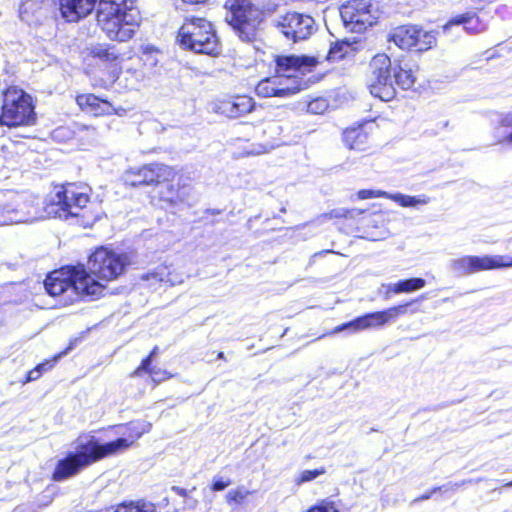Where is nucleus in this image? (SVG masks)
Wrapping results in <instances>:
<instances>
[{
  "mask_svg": "<svg viewBox=\"0 0 512 512\" xmlns=\"http://www.w3.org/2000/svg\"><path fill=\"white\" fill-rule=\"evenodd\" d=\"M152 425L145 421H136L128 424V436L119 437L113 441L102 443L90 435L86 440L79 437L75 442V450L69 451L57 461L52 473L54 481H65L85 470L92 464L126 451L143 434L150 431Z\"/></svg>",
  "mask_w": 512,
  "mask_h": 512,
  "instance_id": "1",
  "label": "nucleus"
},
{
  "mask_svg": "<svg viewBox=\"0 0 512 512\" xmlns=\"http://www.w3.org/2000/svg\"><path fill=\"white\" fill-rule=\"evenodd\" d=\"M367 85L370 93L382 101L396 96V86L409 90L416 81L415 71L406 62L392 61L386 54L375 55L369 64Z\"/></svg>",
  "mask_w": 512,
  "mask_h": 512,
  "instance_id": "2",
  "label": "nucleus"
},
{
  "mask_svg": "<svg viewBox=\"0 0 512 512\" xmlns=\"http://www.w3.org/2000/svg\"><path fill=\"white\" fill-rule=\"evenodd\" d=\"M97 22L110 40L126 42L134 36L141 15L136 6L120 7L99 3Z\"/></svg>",
  "mask_w": 512,
  "mask_h": 512,
  "instance_id": "3",
  "label": "nucleus"
},
{
  "mask_svg": "<svg viewBox=\"0 0 512 512\" xmlns=\"http://www.w3.org/2000/svg\"><path fill=\"white\" fill-rule=\"evenodd\" d=\"M177 41L182 48L195 53H220V44L213 26L203 18L187 19L178 31Z\"/></svg>",
  "mask_w": 512,
  "mask_h": 512,
  "instance_id": "4",
  "label": "nucleus"
},
{
  "mask_svg": "<svg viewBox=\"0 0 512 512\" xmlns=\"http://www.w3.org/2000/svg\"><path fill=\"white\" fill-rule=\"evenodd\" d=\"M52 272L44 281V287L51 296L61 295L68 290L78 295L96 299L103 294L105 287L96 281L83 267H77L68 278H61Z\"/></svg>",
  "mask_w": 512,
  "mask_h": 512,
  "instance_id": "5",
  "label": "nucleus"
},
{
  "mask_svg": "<svg viewBox=\"0 0 512 512\" xmlns=\"http://www.w3.org/2000/svg\"><path fill=\"white\" fill-rule=\"evenodd\" d=\"M36 123L32 97L22 89L10 87L3 92L0 125L7 127L32 126Z\"/></svg>",
  "mask_w": 512,
  "mask_h": 512,
  "instance_id": "6",
  "label": "nucleus"
},
{
  "mask_svg": "<svg viewBox=\"0 0 512 512\" xmlns=\"http://www.w3.org/2000/svg\"><path fill=\"white\" fill-rule=\"evenodd\" d=\"M226 21L243 42H253L263 21V12L251 0H227Z\"/></svg>",
  "mask_w": 512,
  "mask_h": 512,
  "instance_id": "7",
  "label": "nucleus"
},
{
  "mask_svg": "<svg viewBox=\"0 0 512 512\" xmlns=\"http://www.w3.org/2000/svg\"><path fill=\"white\" fill-rule=\"evenodd\" d=\"M88 202L89 196L87 193L79 191L75 184L68 183L56 187L44 210L48 217L66 220L69 217H78L80 211L86 207Z\"/></svg>",
  "mask_w": 512,
  "mask_h": 512,
  "instance_id": "8",
  "label": "nucleus"
},
{
  "mask_svg": "<svg viewBox=\"0 0 512 512\" xmlns=\"http://www.w3.org/2000/svg\"><path fill=\"white\" fill-rule=\"evenodd\" d=\"M420 299H424V296H420L416 300L398 306L390 307L383 311L371 312L356 317L355 319L349 322L338 325L337 327H335L332 333L335 334L343 331L356 333L370 328L382 327L388 321L396 319L398 316L405 315L408 312L411 314L417 313L419 311V308L415 306V304Z\"/></svg>",
  "mask_w": 512,
  "mask_h": 512,
  "instance_id": "9",
  "label": "nucleus"
},
{
  "mask_svg": "<svg viewBox=\"0 0 512 512\" xmlns=\"http://www.w3.org/2000/svg\"><path fill=\"white\" fill-rule=\"evenodd\" d=\"M344 27L353 33H362L376 24L380 10L373 0H349L340 7Z\"/></svg>",
  "mask_w": 512,
  "mask_h": 512,
  "instance_id": "10",
  "label": "nucleus"
},
{
  "mask_svg": "<svg viewBox=\"0 0 512 512\" xmlns=\"http://www.w3.org/2000/svg\"><path fill=\"white\" fill-rule=\"evenodd\" d=\"M129 259L124 254H117L107 248H99L89 257L88 267L92 274L99 279L111 281L120 276Z\"/></svg>",
  "mask_w": 512,
  "mask_h": 512,
  "instance_id": "11",
  "label": "nucleus"
},
{
  "mask_svg": "<svg viewBox=\"0 0 512 512\" xmlns=\"http://www.w3.org/2000/svg\"><path fill=\"white\" fill-rule=\"evenodd\" d=\"M448 267L457 277H463L485 270L512 267V258L501 255L463 256L452 259Z\"/></svg>",
  "mask_w": 512,
  "mask_h": 512,
  "instance_id": "12",
  "label": "nucleus"
},
{
  "mask_svg": "<svg viewBox=\"0 0 512 512\" xmlns=\"http://www.w3.org/2000/svg\"><path fill=\"white\" fill-rule=\"evenodd\" d=\"M273 25L287 40L298 42L308 39L315 31V20L306 14L288 12L273 20Z\"/></svg>",
  "mask_w": 512,
  "mask_h": 512,
  "instance_id": "13",
  "label": "nucleus"
},
{
  "mask_svg": "<svg viewBox=\"0 0 512 512\" xmlns=\"http://www.w3.org/2000/svg\"><path fill=\"white\" fill-rule=\"evenodd\" d=\"M275 64L280 79L292 80L293 85L300 84L304 89L302 81L298 82L296 79L311 72L318 65V60L307 55H279L275 58Z\"/></svg>",
  "mask_w": 512,
  "mask_h": 512,
  "instance_id": "14",
  "label": "nucleus"
},
{
  "mask_svg": "<svg viewBox=\"0 0 512 512\" xmlns=\"http://www.w3.org/2000/svg\"><path fill=\"white\" fill-rule=\"evenodd\" d=\"M254 104L251 97L238 95L213 102L212 110L228 118H238L250 113L254 109Z\"/></svg>",
  "mask_w": 512,
  "mask_h": 512,
  "instance_id": "15",
  "label": "nucleus"
},
{
  "mask_svg": "<svg viewBox=\"0 0 512 512\" xmlns=\"http://www.w3.org/2000/svg\"><path fill=\"white\" fill-rule=\"evenodd\" d=\"M303 87L300 84L296 85H285L283 80L278 76L268 77L261 80L256 88L255 92L259 97H287L302 90Z\"/></svg>",
  "mask_w": 512,
  "mask_h": 512,
  "instance_id": "16",
  "label": "nucleus"
},
{
  "mask_svg": "<svg viewBox=\"0 0 512 512\" xmlns=\"http://www.w3.org/2000/svg\"><path fill=\"white\" fill-rule=\"evenodd\" d=\"M35 219L30 211H25L16 201L0 200V226L26 223Z\"/></svg>",
  "mask_w": 512,
  "mask_h": 512,
  "instance_id": "17",
  "label": "nucleus"
},
{
  "mask_svg": "<svg viewBox=\"0 0 512 512\" xmlns=\"http://www.w3.org/2000/svg\"><path fill=\"white\" fill-rule=\"evenodd\" d=\"M48 2L44 0H23L19 8V17L28 25L40 24L47 16Z\"/></svg>",
  "mask_w": 512,
  "mask_h": 512,
  "instance_id": "18",
  "label": "nucleus"
},
{
  "mask_svg": "<svg viewBox=\"0 0 512 512\" xmlns=\"http://www.w3.org/2000/svg\"><path fill=\"white\" fill-rule=\"evenodd\" d=\"M142 181L146 185L158 184L161 185L166 181H170L174 178V169L170 166L152 163L142 167Z\"/></svg>",
  "mask_w": 512,
  "mask_h": 512,
  "instance_id": "19",
  "label": "nucleus"
},
{
  "mask_svg": "<svg viewBox=\"0 0 512 512\" xmlns=\"http://www.w3.org/2000/svg\"><path fill=\"white\" fill-rule=\"evenodd\" d=\"M368 138V134L360 126L348 128L343 132V142L345 146L350 150H367Z\"/></svg>",
  "mask_w": 512,
  "mask_h": 512,
  "instance_id": "20",
  "label": "nucleus"
},
{
  "mask_svg": "<svg viewBox=\"0 0 512 512\" xmlns=\"http://www.w3.org/2000/svg\"><path fill=\"white\" fill-rule=\"evenodd\" d=\"M418 33L416 26H401L396 28L390 35V40L401 49L412 50L415 45Z\"/></svg>",
  "mask_w": 512,
  "mask_h": 512,
  "instance_id": "21",
  "label": "nucleus"
},
{
  "mask_svg": "<svg viewBox=\"0 0 512 512\" xmlns=\"http://www.w3.org/2000/svg\"><path fill=\"white\" fill-rule=\"evenodd\" d=\"M142 280L165 282L171 286L180 284L183 282V276L175 272L169 271L167 266H157L153 271L147 272L141 276Z\"/></svg>",
  "mask_w": 512,
  "mask_h": 512,
  "instance_id": "22",
  "label": "nucleus"
},
{
  "mask_svg": "<svg viewBox=\"0 0 512 512\" xmlns=\"http://www.w3.org/2000/svg\"><path fill=\"white\" fill-rule=\"evenodd\" d=\"M426 281L423 278L414 277L409 279L400 280L396 283H390L387 285L388 291L386 293L385 298H389V293L393 292L395 294L400 293H411L413 291H417L425 287Z\"/></svg>",
  "mask_w": 512,
  "mask_h": 512,
  "instance_id": "23",
  "label": "nucleus"
},
{
  "mask_svg": "<svg viewBox=\"0 0 512 512\" xmlns=\"http://www.w3.org/2000/svg\"><path fill=\"white\" fill-rule=\"evenodd\" d=\"M454 25H463V29L471 33H477L480 31V28L478 27V17L475 13L472 12L461 14L452 18L446 25L443 26L444 32H447Z\"/></svg>",
  "mask_w": 512,
  "mask_h": 512,
  "instance_id": "24",
  "label": "nucleus"
},
{
  "mask_svg": "<svg viewBox=\"0 0 512 512\" xmlns=\"http://www.w3.org/2000/svg\"><path fill=\"white\" fill-rule=\"evenodd\" d=\"M387 199L393 200L402 207H416L418 205H426L430 200L426 195L411 196L402 193L389 192Z\"/></svg>",
  "mask_w": 512,
  "mask_h": 512,
  "instance_id": "25",
  "label": "nucleus"
},
{
  "mask_svg": "<svg viewBox=\"0 0 512 512\" xmlns=\"http://www.w3.org/2000/svg\"><path fill=\"white\" fill-rule=\"evenodd\" d=\"M113 512H159L152 502L145 500L123 502Z\"/></svg>",
  "mask_w": 512,
  "mask_h": 512,
  "instance_id": "26",
  "label": "nucleus"
},
{
  "mask_svg": "<svg viewBox=\"0 0 512 512\" xmlns=\"http://www.w3.org/2000/svg\"><path fill=\"white\" fill-rule=\"evenodd\" d=\"M93 57L99 58L104 62H114L119 57V52L115 45L98 44L91 50Z\"/></svg>",
  "mask_w": 512,
  "mask_h": 512,
  "instance_id": "27",
  "label": "nucleus"
},
{
  "mask_svg": "<svg viewBox=\"0 0 512 512\" xmlns=\"http://www.w3.org/2000/svg\"><path fill=\"white\" fill-rule=\"evenodd\" d=\"M417 37H415L416 39V44L413 45V49L412 50H415V51H418V52H421V51H426L430 48L433 47V45L436 44V37H435V34L430 31H424L422 29H419L418 28V33H417Z\"/></svg>",
  "mask_w": 512,
  "mask_h": 512,
  "instance_id": "28",
  "label": "nucleus"
},
{
  "mask_svg": "<svg viewBox=\"0 0 512 512\" xmlns=\"http://www.w3.org/2000/svg\"><path fill=\"white\" fill-rule=\"evenodd\" d=\"M158 193L160 200L167 202L172 206L178 205L177 185L171 184L169 183V181H166L160 185V190Z\"/></svg>",
  "mask_w": 512,
  "mask_h": 512,
  "instance_id": "29",
  "label": "nucleus"
},
{
  "mask_svg": "<svg viewBox=\"0 0 512 512\" xmlns=\"http://www.w3.org/2000/svg\"><path fill=\"white\" fill-rule=\"evenodd\" d=\"M350 49L348 41H336L330 46L326 59L328 61H337L344 58Z\"/></svg>",
  "mask_w": 512,
  "mask_h": 512,
  "instance_id": "30",
  "label": "nucleus"
},
{
  "mask_svg": "<svg viewBox=\"0 0 512 512\" xmlns=\"http://www.w3.org/2000/svg\"><path fill=\"white\" fill-rule=\"evenodd\" d=\"M142 167L140 168H132L127 171L124 175V181L127 185L138 187L141 185H146L145 182L142 181Z\"/></svg>",
  "mask_w": 512,
  "mask_h": 512,
  "instance_id": "31",
  "label": "nucleus"
},
{
  "mask_svg": "<svg viewBox=\"0 0 512 512\" xmlns=\"http://www.w3.org/2000/svg\"><path fill=\"white\" fill-rule=\"evenodd\" d=\"M328 108V102L322 97L315 98L307 103V112L311 114H322Z\"/></svg>",
  "mask_w": 512,
  "mask_h": 512,
  "instance_id": "32",
  "label": "nucleus"
},
{
  "mask_svg": "<svg viewBox=\"0 0 512 512\" xmlns=\"http://www.w3.org/2000/svg\"><path fill=\"white\" fill-rule=\"evenodd\" d=\"M177 190H178V204L192 205V201H193L192 187L187 184H183V185L177 184Z\"/></svg>",
  "mask_w": 512,
  "mask_h": 512,
  "instance_id": "33",
  "label": "nucleus"
},
{
  "mask_svg": "<svg viewBox=\"0 0 512 512\" xmlns=\"http://www.w3.org/2000/svg\"><path fill=\"white\" fill-rule=\"evenodd\" d=\"M325 468L313 469V470H304L301 472L299 479L297 480V484L305 483L312 481L323 475L325 473Z\"/></svg>",
  "mask_w": 512,
  "mask_h": 512,
  "instance_id": "34",
  "label": "nucleus"
},
{
  "mask_svg": "<svg viewBox=\"0 0 512 512\" xmlns=\"http://www.w3.org/2000/svg\"><path fill=\"white\" fill-rule=\"evenodd\" d=\"M357 196L361 200L371 198H388V192L382 190L362 189L358 191Z\"/></svg>",
  "mask_w": 512,
  "mask_h": 512,
  "instance_id": "35",
  "label": "nucleus"
},
{
  "mask_svg": "<svg viewBox=\"0 0 512 512\" xmlns=\"http://www.w3.org/2000/svg\"><path fill=\"white\" fill-rule=\"evenodd\" d=\"M77 103L80 106H89L92 109L96 110L99 106L100 99L92 94L89 95H81L77 97Z\"/></svg>",
  "mask_w": 512,
  "mask_h": 512,
  "instance_id": "36",
  "label": "nucleus"
},
{
  "mask_svg": "<svg viewBox=\"0 0 512 512\" xmlns=\"http://www.w3.org/2000/svg\"><path fill=\"white\" fill-rule=\"evenodd\" d=\"M307 512H339L335 503L332 501H322L320 504L312 506Z\"/></svg>",
  "mask_w": 512,
  "mask_h": 512,
  "instance_id": "37",
  "label": "nucleus"
},
{
  "mask_svg": "<svg viewBox=\"0 0 512 512\" xmlns=\"http://www.w3.org/2000/svg\"><path fill=\"white\" fill-rule=\"evenodd\" d=\"M149 375L151 376L152 381L155 383H160L165 379L171 377V375L166 370H162L161 368L156 366H153V368H151Z\"/></svg>",
  "mask_w": 512,
  "mask_h": 512,
  "instance_id": "38",
  "label": "nucleus"
},
{
  "mask_svg": "<svg viewBox=\"0 0 512 512\" xmlns=\"http://www.w3.org/2000/svg\"><path fill=\"white\" fill-rule=\"evenodd\" d=\"M246 495L247 492L242 489H232L226 495L227 502L240 503L242 500L245 499Z\"/></svg>",
  "mask_w": 512,
  "mask_h": 512,
  "instance_id": "39",
  "label": "nucleus"
},
{
  "mask_svg": "<svg viewBox=\"0 0 512 512\" xmlns=\"http://www.w3.org/2000/svg\"><path fill=\"white\" fill-rule=\"evenodd\" d=\"M153 368L151 356H147L144 358L140 364V366L133 372L134 376H141L142 373L150 374V370Z\"/></svg>",
  "mask_w": 512,
  "mask_h": 512,
  "instance_id": "40",
  "label": "nucleus"
},
{
  "mask_svg": "<svg viewBox=\"0 0 512 512\" xmlns=\"http://www.w3.org/2000/svg\"><path fill=\"white\" fill-rule=\"evenodd\" d=\"M157 54V52L145 51L143 54L144 65L150 68L156 67L159 62Z\"/></svg>",
  "mask_w": 512,
  "mask_h": 512,
  "instance_id": "41",
  "label": "nucleus"
},
{
  "mask_svg": "<svg viewBox=\"0 0 512 512\" xmlns=\"http://www.w3.org/2000/svg\"><path fill=\"white\" fill-rule=\"evenodd\" d=\"M231 484V480H224L222 477H214L211 489L215 492L223 491Z\"/></svg>",
  "mask_w": 512,
  "mask_h": 512,
  "instance_id": "42",
  "label": "nucleus"
},
{
  "mask_svg": "<svg viewBox=\"0 0 512 512\" xmlns=\"http://www.w3.org/2000/svg\"><path fill=\"white\" fill-rule=\"evenodd\" d=\"M472 480H462L460 482H448L444 485H442V492L444 493H447V492H455L458 488L468 484V483H471Z\"/></svg>",
  "mask_w": 512,
  "mask_h": 512,
  "instance_id": "43",
  "label": "nucleus"
},
{
  "mask_svg": "<svg viewBox=\"0 0 512 512\" xmlns=\"http://www.w3.org/2000/svg\"><path fill=\"white\" fill-rule=\"evenodd\" d=\"M363 213L362 210H357V209H352V210H344V209H341V210H333L331 212V216L333 217H353L355 214L359 215Z\"/></svg>",
  "mask_w": 512,
  "mask_h": 512,
  "instance_id": "44",
  "label": "nucleus"
},
{
  "mask_svg": "<svg viewBox=\"0 0 512 512\" xmlns=\"http://www.w3.org/2000/svg\"><path fill=\"white\" fill-rule=\"evenodd\" d=\"M66 353H67V351H64V352L58 354L57 356H55L52 361H45L43 363H40L35 368L39 369V371H41V374H42L44 371L49 370L53 366V363L56 362L58 359H60Z\"/></svg>",
  "mask_w": 512,
  "mask_h": 512,
  "instance_id": "45",
  "label": "nucleus"
},
{
  "mask_svg": "<svg viewBox=\"0 0 512 512\" xmlns=\"http://www.w3.org/2000/svg\"><path fill=\"white\" fill-rule=\"evenodd\" d=\"M99 3H107V5H113V6H123V7H129V6H135L134 0H100Z\"/></svg>",
  "mask_w": 512,
  "mask_h": 512,
  "instance_id": "46",
  "label": "nucleus"
},
{
  "mask_svg": "<svg viewBox=\"0 0 512 512\" xmlns=\"http://www.w3.org/2000/svg\"><path fill=\"white\" fill-rule=\"evenodd\" d=\"M500 124L503 127H508L512 129V111L507 113L504 117H502Z\"/></svg>",
  "mask_w": 512,
  "mask_h": 512,
  "instance_id": "47",
  "label": "nucleus"
},
{
  "mask_svg": "<svg viewBox=\"0 0 512 512\" xmlns=\"http://www.w3.org/2000/svg\"><path fill=\"white\" fill-rule=\"evenodd\" d=\"M41 376V371H39V369H32L28 372L27 374V382H30V381H35L37 380L39 377Z\"/></svg>",
  "mask_w": 512,
  "mask_h": 512,
  "instance_id": "48",
  "label": "nucleus"
},
{
  "mask_svg": "<svg viewBox=\"0 0 512 512\" xmlns=\"http://www.w3.org/2000/svg\"><path fill=\"white\" fill-rule=\"evenodd\" d=\"M172 491H174L176 494L182 496V497H186L187 496V490L184 489V488H181L179 486H172Z\"/></svg>",
  "mask_w": 512,
  "mask_h": 512,
  "instance_id": "49",
  "label": "nucleus"
},
{
  "mask_svg": "<svg viewBox=\"0 0 512 512\" xmlns=\"http://www.w3.org/2000/svg\"><path fill=\"white\" fill-rule=\"evenodd\" d=\"M432 495H433V494L431 493V491H429V492H427V493L423 494L422 496H420V497L417 499V501H424V500H428V499H430V498H431V496H432Z\"/></svg>",
  "mask_w": 512,
  "mask_h": 512,
  "instance_id": "50",
  "label": "nucleus"
},
{
  "mask_svg": "<svg viewBox=\"0 0 512 512\" xmlns=\"http://www.w3.org/2000/svg\"><path fill=\"white\" fill-rule=\"evenodd\" d=\"M183 2L190 3V4H200L204 3L206 0H182Z\"/></svg>",
  "mask_w": 512,
  "mask_h": 512,
  "instance_id": "51",
  "label": "nucleus"
},
{
  "mask_svg": "<svg viewBox=\"0 0 512 512\" xmlns=\"http://www.w3.org/2000/svg\"><path fill=\"white\" fill-rule=\"evenodd\" d=\"M157 353H158V346H155L148 356H151V360L153 361V358L157 355Z\"/></svg>",
  "mask_w": 512,
  "mask_h": 512,
  "instance_id": "52",
  "label": "nucleus"
},
{
  "mask_svg": "<svg viewBox=\"0 0 512 512\" xmlns=\"http://www.w3.org/2000/svg\"><path fill=\"white\" fill-rule=\"evenodd\" d=\"M438 491L442 492V486L434 487V488L431 489V493L432 494H434V493H436Z\"/></svg>",
  "mask_w": 512,
  "mask_h": 512,
  "instance_id": "53",
  "label": "nucleus"
},
{
  "mask_svg": "<svg viewBox=\"0 0 512 512\" xmlns=\"http://www.w3.org/2000/svg\"><path fill=\"white\" fill-rule=\"evenodd\" d=\"M504 141L512 143V132L505 137Z\"/></svg>",
  "mask_w": 512,
  "mask_h": 512,
  "instance_id": "54",
  "label": "nucleus"
},
{
  "mask_svg": "<svg viewBox=\"0 0 512 512\" xmlns=\"http://www.w3.org/2000/svg\"><path fill=\"white\" fill-rule=\"evenodd\" d=\"M207 212H211V214H219L220 211L219 210H207Z\"/></svg>",
  "mask_w": 512,
  "mask_h": 512,
  "instance_id": "55",
  "label": "nucleus"
},
{
  "mask_svg": "<svg viewBox=\"0 0 512 512\" xmlns=\"http://www.w3.org/2000/svg\"><path fill=\"white\" fill-rule=\"evenodd\" d=\"M504 488H509V487H512V480L506 484H504L503 486Z\"/></svg>",
  "mask_w": 512,
  "mask_h": 512,
  "instance_id": "56",
  "label": "nucleus"
},
{
  "mask_svg": "<svg viewBox=\"0 0 512 512\" xmlns=\"http://www.w3.org/2000/svg\"><path fill=\"white\" fill-rule=\"evenodd\" d=\"M217 358L224 359V353L223 352H219Z\"/></svg>",
  "mask_w": 512,
  "mask_h": 512,
  "instance_id": "57",
  "label": "nucleus"
}]
</instances>
